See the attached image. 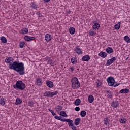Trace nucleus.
<instances>
[{"label":"nucleus","mask_w":130,"mask_h":130,"mask_svg":"<svg viewBox=\"0 0 130 130\" xmlns=\"http://www.w3.org/2000/svg\"><path fill=\"white\" fill-rule=\"evenodd\" d=\"M0 104L2 106H4L5 104H6V99L4 98H1L0 99Z\"/></svg>","instance_id":"nucleus-20"},{"label":"nucleus","mask_w":130,"mask_h":130,"mask_svg":"<svg viewBox=\"0 0 130 130\" xmlns=\"http://www.w3.org/2000/svg\"><path fill=\"white\" fill-rule=\"evenodd\" d=\"M29 30L28 28H25L21 29V34H27Z\"/></svg>","instance_id":"nucleus-25"},{"label":"nucleus","mask_w":130,"mask_h":130,"mask_svg":"<svg viewBox=\"0 0 130 130\" xmlns=\"http://www.w3.org/2000/svg\"><path fill=\"white\" fill-rule=\"evenodd\" d=\"M21 103H22V100L19 98H17L15 102L16 105H19V104H21Z\"/></svg>","instance_id":"nucleus-29"},{"label":"nucleus","mask_w":130,"mask_h":130,"mask_svg":"<svg viewBox=\"0 0 130 130\" xmlns=\"http://www.w3.org/2000/svg\"><path fill=\"white\" fill-rule=\"evenodd\" d=\"M75 111H80V107H76L75 108Z\"/></svg>","instance_id":"nucleus-47"},{"label":"nucleus","mask_w":130,"mask_h":130,"mask_svg":"<svg viewBox=\"0 0 130 130\" xmlns=\"http://www.w3.org/2000/svg\"><path fill=\"white\" fill-rule=\"evenodd\" d=\"M71 83L73 89H79V88H80V82H79L78 78H72L71 79Z\"/></svg>","instance_id":"nucleus-3"},{"label":"nucleus","mask_w":130,"mask_h":130,"mask_svg":"<svg viewBox=\"0 0 130 130\" xmlns=\"http://www.w3.org/2000/svg\"><path fill=\"white\" fill-rule=\"evenodd\" d=\"M72 126L71 128L72 130H77V127L74 126V124L73 126Z\"/></svg>","instance_id":"nucleus-45"},{"label":"nucleus","mask_w":130,"mask_h":130,"mask_svg":"<svg viewBox=\"0 0 130 130\" xmlns=\"http://www.w3.org/2000/svg\"><path fill=\"white\" fill-rule=\"evenodd\" d=\"M115 60H116V58L115 57H113V58L108 60L106 62V66H110V64L113 63Z\"/></svg>","instance_id":"nucleus-7"},{"label":"nucleus","mask_w":130,"mask_h":130,"mask_svg":"<svg viewBox=\"0 0 130 130\" xmlns=\"http://www.w3.org/2000/svg\"><path fill=\"white\" fill-rule=\"evenodd\" d=\"M90 59H91V58L89 55L83 56L82 58V61H88V60H90Z\"/></svg>","instance_id":"nucleus-11"},{"label":"nucleus","mask_w":130,"mask_h":130,"mask_svg":"<svg viewBox=\"0 0 130 130\" xmlns=\"http://www.w3.org/2000/svg\"><path fill=\"white\" fill-rule=\"evenodd\" d=\"M63 122H68L69 126H73V125L74 124H73V121L72 120H71L70 119L64 118Z\"/></svg>","instance_id":"nucleus-9"},{"label":"nucleus","mask_w":130,"mask_h":130,"mask_svg":"<svg viewBox=\"0 0 130 130\" xmlns=\"http://www.w3.org/2000/svg\"><path fill=\"white\" fill-rule=\"evenodd\" d=\"M107 82H108V84L110 87H113V85L116 83L115 80H114V78L112 76L109 77L107 79Z\"/></svg>","instance_id":"nucleus-5"},{"label":"nucleus","mask_w":130,"mask_h":130,"mask_svg":"<svg viewBox=\"0 0 130 130\" xmlns=\"http://www.w3.org/2000/svg\"><path fill=\"white\" fill-rule=\"evenodd\" d=\"M47 60H48V63H49V64H51V63H52V60L50 59V57L48 58Z\"/></svg>","instance_id":"nucleus-40"},{"label":"nucleus","mask_w":130,"mask_h":130,"mask_svg":"<svg viewBox=\"0 0 130 130\" xmlns=\"http://www.w3.org/2000/svg\"><path fill=\"white\" fill-rule=\"evenodd\" d=\"M76 53L77 54H82V49H81V48H79V46H76L75 49Z\"/></svg>","instance_id":"nucleus-13"},{"label":"nucleus","mask_w":130,"mask_h":130,"mask_svg":"<svg viewBox=\"0 0 130 130\" xmlns=\"http://www.w3.org/2000/svg\"><path fill=\"white\" fill-rule=\"evenodd\" d=\"M106 94L108 98L111 99L112 97L113 92L109 90H106Z\"/></svg>","instance_id":"nucleus-17"},{"label":"nucleus","mask_w":130,"mask_h":130,"mask_svg":"<svg viewBox=\"0 0 130 130\" xmlns=\"http://www.w3.org/2000/svg\"><path fill=\"white\" fill-rule=\"evenodd\" d=\"M80 122H81V118H77L75 119L74 123L75 125L78 126L79 125V124H80Z\"/></svg>","instance_id":"nucleus-14"},{"label":"nucleus","mask_w":130,"mask_h":130,"mask_svg":"<svg viewBox=\"0 0 130 130\" xmlns=\"http://www.w3.org/2000/svg\"><path fill=\"white\" fill-rule=\"evenodd\" d=\"M28 105L29 106L32 107L33 105H34V102L33 101H30L28 102Z\"/></svg>","instance_id":"nucleus-41"},{"label":"nucleus","mask_w":130,"mask_h":130,"mask_svg":"<svg viewBox=\"0 0 130 130\" xmlns=\"http://www.w3.org/2000/svg\"><path fill=\"white\" fill-rule=\"evenodd\" d=\"M127 42L128 43H130V38H129V39H128Z\"/></svg>","instance_id":"nucleus-49"},{"label":"nucleus","mask_w":130,"mask_h":130,"mask_svg":"<svg viewBox=\"0 0 130 130\" xmlns=\"http://www.w3.org/2000/svg\"><path fill=\"white\" fill-rule=\"evenodd\" d=\"M111 106L113 108H117V107H118V106H119V103H118V101H117L113 100Z\"/></svg>","instance_id":"nucleus-6"},{"label":"nucleus","mask_w":130,"mask_h":130,"mask_svg":"<svg viewBox=\"0 0 130 130\" xmlns=\"http://www.w3.org/2000/svg\"><path fill=\"white\" fill-rule=\"evenodd\" d=\"M55 109L57 112H59V111L62 110V107L60 105L57 106V107L55 108Z\"/></svg>","instance_id":"nucleus-27"},{"label":"nucleus","mask_w":130,"mask_h":130,"mask_svg":"<svg viewBox=\"0 0 130 130\" xmlns=\"http://www.w3.org/2000/svg\"><path fill=\"white\" fill-rule=\"evenodd\" d=\"M54 118H55V119H57V120H60V121H64V119H61V116H55L54 117Z\"/></svg>","instance_id":"nucleus-32"},{"label":"nucleus","mask_w":130,"mask_h":130,"mask_svg":"<svg viewBox=\"0 0 130 130\" xmlns=\"http://www.w3.org/2000/svg\"><path fill=\"white\" fill-rule=\"evenodd\" d=\"M59 115H60L61 116H63V117H68V115L66 113H65L64 111L60 112L59 113Z\"/></svg>","instance_id":"nucleus-30"},{"label":"nucleus","mask_w":130,"mask_h":130,"mask_svg":"<svg viewBox=\"0 0 130 130\" xmlns=\"http://www.w3.org/2000/svg\"><path fill=\"white\" fill-rule=\"evenodd\" d=\"M56 94H58V91H55L53 92L50 91H47L44 93L45 97H53V96H55Z\"/></svg>","instance_id":"nucleus-4"},{"label":"nucleus","mask_w":130,"mask_h":130,"mask_svg":"<svg viewBox=\"0 0 130 130\" xmlns=\"http://www.w3.org/2000/svg\"><path fill=\"white\" fill-rule=\"evenodd\" d=\"M74 104L75 105H76V106L80 105V104H81V100L80 99H76L75 101Z\"/></svg>","instance_id":"nucleus-24"},{"label":"nucleus","mask_w":130,"mask_h":130,"mask_svg":"<svg viewBox=\"0 0 130 130\" xmlns=\"http://www.w3.org/2000/svg\"><path fill=\"white\" fill-rule=\"evenodd\" d=\"M36 83L38 86H40L42 84V80L39 78L37 79Z\"/></svg>","instance_id":"nucleus-26"},{"label":"nucleus","mask_w":130,"mask_h":130,"mask_svg":"<svg viewBox=\"0 0 130 130\" xmlns=\"http://www.w3.org/2000/svg\"><path fill=\"white\" fill-rule=\"evenodd\" d=\"M75 32H76V30H75V28L73 27H70L69 28V33H70V34H75Z\"/></svg>","instance_id":"nucleus-23"},{"label":"nucleus","mask_w":130,"mask_h":130,"mask_svg":"<svg viewBox=\"0 0 130 130\" xmlns=\"http://www.w3.org/2000/svg\"><path fill=\"white\" fill-rule=\"evenodd\" d=\"M129 39V37H128L127 36H125L124 37V39L125 41H126V42H127V40H128Z\"/></svg>","instance_id":"nucleus-42"},{"label":"nucleus","mask_w":130,"mask_h":130,"mask_svg":"<svg viewBox=\"0 0 130 130\" xmlns=\"http://www.w3.org/2000/svg\"><path fill=\"white\" fill-rule=\"evenodd\" d=\"M129 57H127L126 59H125V60H127V59H128Z\"/></svg>","instance_id":"nucleus-50"},{"label":"nucleus","mask_w":130,"mask_h":130,"mask_svg":"<svg viewBox=\"0 0 130 130\" xmlns=\"http://www.w3.org/2000/svg\"><path fill=\"white\" fill-rule=\"evenodd\" d=\"M120 123H125V122H126V119L125 118H123V117H122L121 119H120Z\"/></svg>","instance_id":"nucleus-36"},{"label":"nucleus","mask_w":130,"mask_h":130,"mask_svg":"<svg viewBox=\"0 0 130 130\" xmlns=\"http://www.w3.org/2000/svg\"><path fill=\"white\" fill-rule=\"evenodd\" d=\"M89 34L90 36H94L95 35V31L89 30Z\"/></svg>","instance_id":"nucleus-39"},{"label":"nucleus","mask_w":130,"mask_h":130,"mask_svg":"<svg viewBox=\"0 0 130 130\" xmlns=\"http://www.w3.org/2000/svg\"><path fill=\"white\" fill-rule=\"evenodd\" d=\"M46 84L49 88H53V82L51 81H47Z\"/></svg>","instance_id":"nucleus-15"},{"label":"nucleus","mask_w":130,"mask_h":130,"mask_svg":"<svg viewBox=\"0 0 130 130\" xmlns=\"http://www.w3.org/2000/svg\"><path fill=\"white\" fill-rule=\"evenodd\" d=\"M1 41L2 43H7L8 40L4 36H2L1 38Z\"/></svg>","instance_id":"nucleus-22"},{"label":"nucleus","mask_w":130,"mask_h":130,"mask_svg":"<svg viewBox=\"0 0 130 130\" xmlns=\"http://www.w3.org/2000/svg\"><path fill=\"white\" fill-rule=\"evenodd\" d=\"M98 86H100V85H99V83H98Z\"/></svg>","instance_id":"nucleus-51"},{"label":"nucleus","mask_w":130,"mask_h":130,"mask_svg":"<svg viewBox=\"0 0 130 130\" xmlns=\"http://www.w3.org/2000/svg\"><path fill=\"white\" fill-rule=\"evenodd\" d=\"M119 85H120V84H118V83H116V84L114 83V85H113V87H117Z\"/></svg>","instance_id":"nucleus-46"},{"label":"nucleus","mask_w":130,"mask_h":130,"mask_svg":"<svg viewBox=\"0 0 130 130\" xmlns=\"http://www.w3.org/2000/svg\"><path fill=\"white\" fill-rule=\"evenodd\" d=\"M120 24H121V23L118 22V24L115 25L114 28L116 30H119V29H120Z\"/></svg>","instance_id":"nucleus-28"},{"label":"nucleus","mask_w":130,"mask_h":130,"mask_svg":"<svg viewBox=\"0 0 130 130\" xmlns=\"http://www.w3.org/2000/svg\"><path fill=\"white\" fill-rule=\"evenodd\" d=\"M71 62L73 64H76V63H77V58H75L74 57L72 58V59H71Z\"/></svg>","instance_id":"nucleus-35"},{"label":"nucleus","mask_w":130,"mask_h":130,"mask_svg":"<svg viewBox=\"0 0 130 130\" xmlns=\"http://www.w3.org/2000/svg\"><path fill=\"white\" fill-rule=\"evenodd\" d=\"M88 102L92 103L94 102V96L92 95H89L88 98Z\"/></svg>","instance_id":"nucleus-18"},{"label":"nucleus","mask_w":130,"mask_h":130,"mask_svg":"<svg viewBox=\"0 0 130 130\" xmlns=\"http://www.w3.org/2000/svg\"><path fill=\"white\" fill-rule=\"evenodd\" d=\"M37 15H38V16H39V18H40V17L42 16V15L41 14V13H40V12H38L37 13Z\"/></svg>","instance_id":"nucleus-44"},{"label":"nucleus","mask_w":130,"mask_h":130,"mask_svg":"<svg viewBox=\"0 0 130 130\" xmlns=\"http://www.w3.org/2000/svg\"><path fill=\"white\" fill-rule=\"evenodd\" d=\"M48 110L50 112H51L53 116H55V115H56V114L54 113V111H53V110H50V109H48Z\"/></svg>","instance_id":"nucleus-38"},{"label":"nucleus","mask_w":130,"mask_h":130,"mask_svg":"<svg viewBox=\"0 0 130 130\" xmlns=\"http://www.w3.org/2000/svg\"><path fill=\"white\" fill-rule=\"evenodd\" d=\"M100 28V24H99L98 23H95L93 26V29L94 30H98Z\"/></svg>","instance_id":"nucleus-19"},{"label":"nucleus","mask_w":130,"mask_h":130,"mask_svg":"<svg viewBox=\"0 0 130 130\" xmlns=\"http://www.w3.org/2000/svg\"><path fill=\"white\" fill-rule=\"evenodd\" d=\"M13 88H14L15 90H21L23 91V90L26 88V85L23 81L19 80L16 82L15 85H13Z\"/></svg>","instance_id":"nucleus-2"},{"label":"nucleus","mask_w":130,"mask_h":130,"mask_svg":"<svg viewBox=\"0 0 130 130\" xmlns=\"http://www.w3.org/2000/svg\"><path fill=\"white\" fill-rule=\"evenodd\" d=\"M69 70L70 71V72H74V71H75V68L73 66H72L70 69Z\"/></svg>","instance_id":"nucleus-43"},{"label":"nucleus","mask_w":130,"mask_h":130,"mask_svg":"<svg viewBox=\"0 0 130 130\" xmlns=\"http://www.w3.org/2000/svg\"><path fill=\"white\" fill-rule=\"evenodd\" d=\"M86 115H87V112H86V111H82L80 112V116H81V117H85Z\"/></svg>","instance_id":"nucleus-31"},{"label":"nucleus","mask_w":130,"mask_h":130,"mask_svg":"<svg viewBox=\"0 0 130 130\" xmlns=\"http://www.w3.org/2000/svg\"><path fill=\"white\" fill-rule=\"evenodd\" d=\"M104 120L105 121V124L106 125H107V124H109V121H110V120L109 119H108V118H105Z\"/></svg>","instance_id":"nucleus-33"},{"label":"nucleus","mask_w":130,"mask_h":130,"mask_svg":"<svg viewBox=\"0 0 130 130\" xmlns=\"http://www.w3.org/2000/svg\"><path fill=\"white\" fill-rule=\"evenodd\" d=\"M106 51L107 53L110 54V53H112V52H113V49L111 47H108L106 49Z\"/></svg>","instance_id":"nucleus-21"},{"label":"nucleus","mask_w":130,"mask_h":130,"mask_svg":"<svg viewBox=\"0 0 130 130\" xmlns=\"http://www.w3.org/2000/svg\"><path fill=\"white\" fill-rule=\"evenodd\" d=\"M98 55L99 56H101V57H102V58H105V57L107 56V53L103 51H101L100 53H99Z\"/></svg>","instance_id":"nucleus-12"},{"label":"nucleus","mask_w":130,"mask_h":130,"mask_svg":"<svg viewBox=\"0 0 130 130\" xmlns=\"http://www.w3.org/2000/svg\"><path fill=\"white\" fill-rule=\"evenodd\" d=\"M25 44V42H21L19 43V47L20 48H23Z\"/></svg>","instance_id":"nucleus-34"},{"label":"nucleus","mask_w":130,"mask_h":130,"mask_svg":"<svg viewBox=\"0 0 130 130\" xmlns=\"http://www.w3.org/2000/svg\"><path fill=\"white\" fill-rule=\"evenodd\" d=\"M93 23L94 24V21H93Z\"/></svg>","instance_id":"nucleus-52"},{"label":"nucleus","mask_w":130,"mask_h":130,"mask_svg":"<svg viewBox=\"0 0 130 130\" xmlns=\"http://www.w3.org/2000/svg\"><path fill=\"white\" fill-rule=\"evenodd\" d=\"M31 7L32 8V9H36L37 8H38V6H37V5L34 3L31 4Z\"/></svg>","instance_id":"nucleus-37"},{"label":"nucleus","mask_w":130,"mask_h":130,"mask_svg":"<svg viewBox=\"0 0 130 130\" xmlns=\"http://www.w3.org/2000/svg\"><path fill=\"white\" fill-rule=\"evenodd\" d=\"M45 3H49L50 2V0H43Z\"/></svg>","instance_id":"nucleus-48"},{"label":"nucleus","mask_w":130,"mask_h":130,"mask_svg":"<svg viewBox=\"0 0 130 130\" xmlns=\"http://www.w3.org/2000/svg\"><path fill=\"white\" fill-rule=\"evenodd\" d=\"M14 61V58L12 57H7L5 59V62L6 63H9V68L10 70H14L20 76H23L26 74L25 72V67H24V63L23 62H18L17 61ZM13 62V63H12Z\"/></svg>","instance_id":"nucleus-1"},{"label":"nucleus","mask_w":130,"mask_h":130,"mask_svg":"<svg viewBox=\"0 0 130 130\" xmlns=\"http://www.w3.org/2000/svg\"><path fill=\"white\" fill-rule=\"evenodd\" d=\"M120 92L121 94H127V93L129 92V89L128 88L122 89L120 91Z\"/></svg>","instance_id":"nucleus-16"},{"label":"nucleus","mask_w":130,"mask_h":130,"mask_svg":"<svg viewBox=\"0 0 130 130\" xmlns=\"http://www.w3.org/2000/svg\"><path fill=\"white\" fill-rule=\"evenodd\" d=\"M51 38H52V37H51V35H50L49 34H46V35L45 36V39L46 41L49 42V41H50V40H51Z\"/></svg>","instance_id":"nucleus-10"},{"label":"nucleus","mask_w":130,"mask_h":130,"mask_svg":"<svg viewBox=\"0 0 130 130\" xmlns=\"http://www.w3.org/2000/svg\"><path fill=\"white\" fill-rule=\"evenodd\" d=\"M24 40H25V41H27V42L31 41V40H35V37L25 36L24 37Z\"/></svg>","instance_id":"nucleus-8"}]
</instances>
